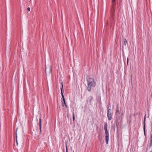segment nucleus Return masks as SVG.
<instances>
[{
	"mask_svg": "<svg viewBox=\"0 0 152 152\" xmlns=\"http://www.w3.org/2000/svg\"><path fill=\"white\" fill-rule=\"evenodd\" d=\"M51 71V67L50 66H48L46 67L45 72L46 74L47 73L50 74Z\"/></svg>",
	"mask_w": 152,
	"mask_h": 152,
	"instance_id": "nucleus-5",
	"label": "nucleus"
},
{
	"mask_svg": "<svg viewBox=\"0 0 152 152\" xmlns=\"http://www.w3.org/2000/svg\"><path fill=\"white\" fill-rule=\"evenodd\" d=\"M16 142L17 144V145H18V142L17 139H16Z\"/></svg>",
	"mask_w": 152,
	"mask_h": 152,
	"instance_id": "nucleus-17",
	"label": "nucleus"
},
{
	"mask_svg": "<svg viewBox=\"0 0 152 152\" xmlns=\"http://www.w3.org/2000/svg\"><path fill=\"white\" fill-rule=\"evenodd\" d=\"M72 117H73V121H74L75 120V114H74V113H73Z\"/></svg>",
	"mask_w": 152,
	"mask_h": 152,
	"instance_id": "nucleus-14",
	"label": "nucleus"
},
{
	"mask_svg": "<svg viewBox=\"0 0 152 152\" xmlns=\"http://www.w3.org/2000/svg\"><path fill=\"white\" fill-rule=\"evenodd\" d=\"M116 0H112V6L111 8V14L113 18L115 14V10L116 4Z\"/></svg>",
	"mask_w": 152,
	"mask_h": 152,
	"instance_id": "nucleus-1",
	"label": "nucleus"
},
{
	"mask_svg": "<svg viewBox=\"0 0 152 152\" xmlns=\"http://www.w3.org/2000/svg\"><path fill=\"white\" fill-rule=\"evenodd\" d=\"M151 146H152V138H151V141L149 146L151 147Z\"/></svg>",
	"mask_w": 152,
	"mask_h": 152,
	"instance_id": "nucleus-11",
	"label": "nucleus"
},
{
	"mask_svg": "<svg viewBox=\"0 0 152 152\" xmlns=\"http://www.w3.org/2000/svg\"><path fill=\"white\" fill-rule=\"evenodd\" d=\"M150 152H152V151H150Z\"/></svg>",
	"mask_w": 152,
	"mask_h": 152,
	"instance_id": "nucleus-26",
	"label": "nucleus"
},
{
	"mask_svg": "<svg viewBox=\"0 0 152 152\" xmlns=\"http://www.w3.org/2000/svg\"><path fill=\"white\" fill-rule=\"evenodd\" d=\"M116 113L117 114V113H119V110H118V109H117V110H116Z\"/></svg>",
	"mask_w": 152,
	"mask_h": 152,
	"instance_id": "nucleus-15",
	"label": "nucleus"
},
{
	"mask_svg": "<svg viewBox=\"0 0 152 152\" xmlns=\"http://www.w3.org/2000/svg\"><path fill=\"white\" fill-rule=\"evenodd\" d=\"M143 131L144 132V134L145 135V126L144 125V127H143Z\"/></svg>",
	"mask_w": 152,
	"mask_h": 152,
	"instance_id": "nucleus-13",
	"label": "nucleus"
},
{
	"mask_svg": "<svg viewBox=\"0 0 152 152\" xmlns=\"http://www.w3.org/2000/svg\"><path fill=\"white\" fill-rule=\"evenodd\" d=\"M73 152H74V151H73Z\"/></svg>",
	"mask_w": 152,
	"mask_h": 152,
	"instance_id": "nucleus-27",
	"label": "nucleus"
},
{
	"mask_svg": "<svg viewBox=\"0 0 152 152\" xmlns=\"http://www.w3.org/2000/svg\"><path fill=\"white\" fill-rule=\"evenodd\" d=\"M15 135H17V132H15Z\"/></svg>",
	"mask_w": 152,
	"mask_h": 152,
	"instance_id": "nucleus-21",
	"label": "nucleus"
},
{
	"mask_svg": "<svg viewBox=\"0 0 152 152\" xmlns=\"http://www.w3.org/2000/svg\"><path fill=\"white\" fill-rule=\"evenodd\" d=\"M27 10L28 11H30V7H28L27 8Z\"/></svg>",
	"mask_w": 152,
	"mask_h": 152,
	"instance_id": "nucleus-16",
	"label": "nucleus"
},
{
	"mask_svg": "<svg viewBox=\"0 0 152 152\" xmlns=\"http://www.w3.org/2000/svg\"><path fill=\"white\" fill-rule=\"evenodd\" d=\"M63 86H62V87L61 88V94H62V92L63 93V91H64Z\"/></svg>",
	"mask_w": 152,
	"mask_h": 152,
	"instance_id": "nucleus-12",
	"label": "nucleus"
},
{
	"mask_svg": "<svg viewBox=\"0 0 152 152\" xmlns=\"http://www.w3.org/2000/svg\"><path fill=\"white\" fill-rule=\"evenodd\" d=\"M61 102H62V105L63 107H64V105H65L66 107H67V106L66 104V103H65V102H63V101H62Z\"/></svg>",
	"mask_w": 152,
	"mask_h": 152,
	"instance_id": "nucleus-7",
	"label": "nucleus"
},
{
	"mask_svg": "<svg viewBox=\"0 0 152 152\" xmlns=\"http://www.w3.org/2000/svg\"><path fill=\"white\" fill-rule=\"evenodd\" d=\"M88 86H95L96 83L94 80L92 78H89L87 80Z\"/></svg>",
	"mask_w": 152,
	"mask_h": 152,
	"instance_id": "nucleus-3",
	"label": "nucleus"
},
{
	"mask_svg": "<svg viewBox=\"0 0 152 152\" xmlns=\"http://www.w3.org/2000/svg\"><path fill=\"white\" fill-rule=\"evenodd\" d=\"M127 43L126 40V39H125L124 40V43L125 45H126Z\"/></svg>",
	"mask_w": 152,
	"mask_h": 152,
	"instance_id": "nucleus-10",
	"label": "nucleus"
},
{
	"mask_svg": "<svg viewBox=\"0 0 152 152\" xmlns=\"http://www.w3.org/2000/svg\"><path fill=\"white\" fill-rule=\"evenodd\" d=\"M16 139H17V135H15Z\"/></svg>",
	"mask_w": 152,
	"mask_h": 152,
	"instance_id": "nucleus-18",
	"label": "nucleus"
},
{
	"mask_svg": "<svg viewBox=\"0 0 152 152\" xmlns=\"http://www.w3.org/2000/svg\"><path fill=\"white\" fill-rule=\"evenodd\" d=\"M111 110L110 108H109L108 107L107 108V116L108 119L109 121H110L112 119V113L111 112H110Z\"/></svg>",
	"mask_w": 152,
	"mask_h": 152,
	"instance_id": "nucleus-4",
	"label": "nucleus"
},
{
	"mask_svg": "<svg viewBox=\"0 0 152 152\" xmlns=\"http://www.w3.org/2000/svg\"><path fill=\"white\" fill-rule=\"evenodd\" d=\"M17 130H18V128H17L16 129V132H17Z\"/></svg>",
	"mask_w": 152,
	"mask_h": 152,
	"instance_id": "nucleus-23",
	"label": "nucleus"
},
{
	"mask_svg": "<svg viewBox=\"0 0 152 152\" xmlns=\"http://www.w3.org/2000/svg\"><path fill=\"white\" fill-rule=\"evenodd\" d=\"M61 85L62 86H63V84H62V82H61Z\"/></svg>",
	"mask_w": 152,
	"mask_h": 152,
	"instance_id": "nucleus-19",
	"label": "nucleus"
},
{
	"mask_svg": "<svg viewBox=\"0 0 152 152\" xmlns=\"http://www.w3.org/2000/svg\"><path fill=\"white\" fill-rule=\"evenodd\" d=\"M151 138H152V134H151Z\"/></svg>",
	"mask_w": 152,
	"mask_h": 152,
	"instance_id": "nucleus-22",
	"label": "nucleus"
},
{
	"mask_svg": "<svg viewBox=\"0 0 152 152\" xmlns=\"http://www.w3.org/2000/svg\"><path fill=\"white\" fill-rule=\"evenodd\" d=\"M66 152H67V148L66 147Z\"/></svg>",
	"mask_w": 152,
	"mask_h": 152,
	"instance_id": "nucleus-20",
	"label": "nucleus"
},
{
	"mask_svg": "<svg viewBox=\"0 0 152 152\" xmlns=\"http://www.w3.org/2000/svg\"><path fill=\"white\" fill-rule=\"evenodd\" d=\"M87 89L88 91H90L91 89V86H88Z\"/></svg>",
	"mask_w": 152,
	"mask_h": 152,
	"instance_id": "nucleus-8",
	"label": "nucleus"
},
{
	"mask_svg": "<svg viewBox=\"0 0 152 152\" xmlns=\"http://www.w3.org/2000/svg\"><path fill=\"white\" fill-rule=\"evenodd\" d=\"M116 125H117H117H118L117 122V124H116Z\"/></svg>",
	"mask_w": 152,
	"mask_h": 152,
	"instance_id": "nucleus-25",
	"label": "nucleus"
},
{
	"mask_svg": "<svg viewBox=\"0 0 152 152\" xmlns=\"http://www.w3.org/2000/svg\"><path fill=\"white\" fill-rule=\"evenodd\" d=\"M128 58H127V62H128Z\"/></svg>",
	"mask_w": 152,
	"mask_h": 152,
	"instance_id": "nucleus-24",
	"label": "nucleus"
},
{
	"mask_svg": "<svg viewBox=\"0 0 152 152\" xmlns=\"http://www.w3.org/2000/svg\"><path fill=\"white\" fill-rule=\"evenodd\" d=\"M104 130L105 134L106 143L107 144L109 141V132L107 130V124L106 123L104 126Z\"/></svg>",
	"mask_w": 152,
	"mask_h": 152,
	"instance_id": "nucleus-2",
	"label": "nucleus"
},
{
	"mask_svg": "<svg viewBox=\"0 0 152 152\" xmlns=\"http://www.w3.org/2000/svg\"><path fill=\"white\" fill-rule=\"evenodd\" d=\"M61 96H62V98L63 99V101H62L65 102V99H64V95H63V93H62V92Z\"/></svg>",
	"mask_w": 152,
	"mask_h": 152,
	"instance_id": "nucleus-9",
	"label": "nucleus"
},
{
	"mask_svg": "<svg viewBox=\"0 0 152 152\" xmlns=\"http://www.w3.org/2000/svg\"><path fill=\"white\" fill-rule=\"evenodd\" d=\"M39 130L40 133H41V128H42V119L40 118L39 119Z\"/></svg>",
	"mask_w": 152,
	"mask_h": 152,
	"instance_id": "nucleus-6",
	"label": "nucleus"
}]
</instances>
